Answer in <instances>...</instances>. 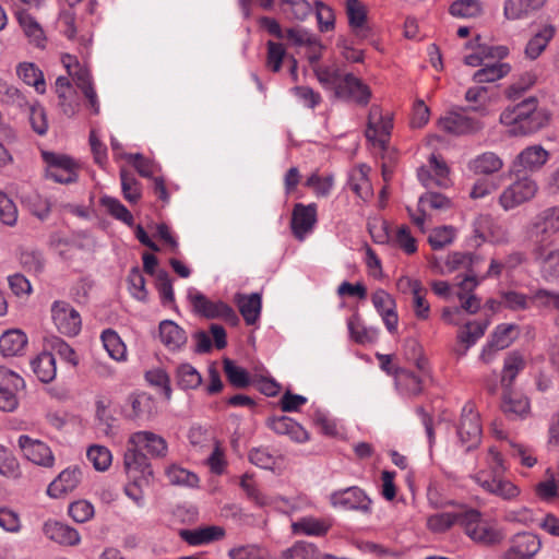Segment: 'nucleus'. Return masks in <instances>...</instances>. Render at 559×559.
I'll return each instance as SVG.
<instances>
[{
  "mask_svg": "<svg viewBox=\"0 0 559 559\" xmlns=\"http://www.w3.org/2000/svg\"><path fill=\"white\" fill-rule=\"evenodd\" d=\"M128 444L123 457L126 469L129 473L139 471L142 478L148 481L153 477V468L143 451L153 459H163L168 452L167 441L155 432L142 430L133 432L128 439Z\"/></svg>",
  "mask_w": 559,
  "mask_h": 559,
  "instance_id": "1",
  "label": "nucleus"
},
{
  "mask_svg": "<svg viewBox=\"0 0 559 559\" xmlns=\"http://www.w3.org/2000/svg\"><path fill=\"white\" fill-rule=\"evenodd\" d=\"M549 121L548 112L538 108V100L528 97L521 103L507 107L500 115V122L509 128L511 135H527L546 127Z\"/></svg>",
  "mask_w": 559,
  "mask_h": 559,
  "instance_id": "2",
  "label": "nucleus"
},
{
  "mask_svg": "<svg viewBox=\"0 0 559 559\" xmlns=\"http://www.w3.org/2000/svg\"><path fill=\"white\" fill-rule=\"evenodd\" d=\"M468 111H477L481 116L487 114L485 107H457L447 112L438 121L440 130L453 135L475 134L484 128V123L468 115Z\"/></svg>",
  "mask_w": 559,
  "mask_h": 559,
  "instance_id": "3",
  "label": "nucleus"
},
{
  "mask_svg": "<svg viewBox=\"0 0 559 559\" xmlns=\"http://www.w3.org/2000/svg\"><path fill=\"white\" fill-rule=\"evenodd\" d=\"M559 233V206H549L538 212L525 228L526 239L532 246L551 245L552 236Z\"/></svg>",
  "mask_w": 559,
  "mask_h": 559,
  "instance_id": "4",
  "label": "nucleus"
},
{
  "mask_svg": "<svg viewBox=\"0 0 559 559\" xmlns=\"http://www.w3.org/2000/svg\"><path fill=\"white\" fill-rule=\"evenodd\" d=\"M188 298L195 313L206 319H222L225 322L236 325L239 318L236 311L224 301H213L197 289L188 293Z\"/></svg>",
  "mask_w": 559,
  "mask_h": 559,
  "instance_id": "5",
  "label": "nucleus"
},
{
  "mask_svg": "<svg viewBox=\"0 0 559 559\" xmlns=\"http://www.w3.org/2000/svg\"><path fill=\"white\" fill-rule=\"evenodd\" d=\"M461 519L465 534L474 542L485 546H493L502 542L503 534L499 530L481 522L480 513L477 510H465Z\"/></svg>",
  "mask_w": 559,
  "mask_h": 559,
  "instance_id": "6",
  "label": "nucleus"
},
{
  "mask_svg": "<svg viewBox=\"0 0 559 559\" xmlns=\"http://www.w3.org/2000/svg\"><path fill=\"white\" fill-rule=\"evenodd\" d=\"M481 432L479 414L475 411L472 403L465 404L457 426V436L461 443L466 447V451L478 447Z\"/></svg>",
  "mask_w": 559,
  "mask_h": 559,
  "instance_id": "7",
  "label": "nucleus"
},
{
  "mask_svg": "<svg viewBox=\"0 0 559 559\" xmlns=\"http://www.w3.org/2000/svg\"><path fill=\"white\" fill-rule=\"evenodd\" d=\"M537 190V183L533 179L522 177L502 191L499 203L506 211L512 210L533 199Z\"/></svg>",
  "mask_w": 559,
  "mask_h": 559,
  "instance_id": "8",
  "label": "nucleus"
},
{
  "mask_svg": "<svg viewBox=\"0 0 559 559\" xmlns=\"http://www.w3.org/2000/svg\"><path fill=\"white\" fill-rule=\"evenodd\" d=\"M51 318L57 330L63 335L75 336L81 331V316L67 301L56 300L51 305Z\"/></svg>",
  "mask_w": 559,
  "mask_h": 559,
  "instance_id": "9",
  "label": "nucleus"
},
{
  "mask_svg": "<svg viewBox=\"0 0 559 559\" xmlns=\"http://www.w3.org/2000/svg\"><path fill=\"white\" fill-rule=\"evenodd\" d=\"M393 129V121L390 116H382L377 107H372L369 112L368 127L365 135L374 146L385 150L391 131Z\"/></svg>",
  "mask_w": 559,
  "mask_h": 559,
  "instance_id": "10",
  "label": "nucleus"
},
{
  "mask_svg": "<svg viewBox=\"0 0 559 559\" xmlns=\"http://www.w3.org/2000/svg\"><path fill=\"white\" fill-rule=\"evenodd\" d=\"M503 559H531L542 548V540L537 534L522 532L513 535Z\"/></svg>",
  "mask_w": 559,
  "mask_h": 559,
  "instance_id": "11",
  "label": "nucleus"
},
{
  "mask_svg": "<svg viewBox=\"0 0 559 559\" xmlns=\"http://www.w3.org/2000/svg\"><path fill=\"white\" fill-rule=\"evenodd\" d=\"M330 500L334 507L344 510H356L362 513L371 511V499L358 487L335 491L331 495Z\"/></svg>",
  "mask_w": 559,
  "mask_h": 559,
  "instance_id": "12",
  "label": "nucleus"
},
{
  "mask_svg": "<svg viewBox=\"0 0 559 559\" xmlns=\"http://www.w3.org/2000/svg\"><path fill=\"white\" fill-rule=\"evenodd\" d=\"M473 478L486 492L500 497L503 500H513L521 492L519 487L512 481L502 476L490 477L485 471H479Z\"/></svg>",
  "mask_w": 559,
  "mask_h": 559,
  "instance_id": "13",
  "label": "nucleus"
},
{
  "mask_svg": "<svg viewBox=\"0 0 559 559\" xmlns=\"http://www.w3.org/2000/svg\"><path fill=\"white\" fill-rule=\"evenodd\" d=\"M334 96L345 100H353L360 106H367L371 98V91L368 85L353 73H345Z\"/></svg>",
  "mask_w": 559,
  "mask_h": 559,
  "instance_id": "14",
  "label": "nucleus"
},
{
  "mask_svg": "<svg viewBox=\"0 0 559 559\" xmlns=\"http://www.w3.org/2000/svg\"><path fill=\"white\" fill-rule=\"evenodd\" d=\"M550 246L531 247L532 259L539 266L540 273L546 280L559 278V248L551 249Z\"/></svg>",
  "mask_w": 559,
  "mask_h": 559,
  "instance_id": "15",
  "label": "nucleus"
},
{
  "mask_svg": "<svg viewBox=\"0 0 559 559\" xmlns=\"http://www.w3.org/2000/svg\"><path fill=\"white\" fill-rule=\"evenodd\" d=\"M24 456L36 465L51 467L55 463V456L50 448L40 440L32 439L22 435L17 440Z\"/></svg>",
  "mask_w": 559,
  "mask_h": 559,
  "instance_id": "16",
  "label": "nucleus"
},
{
  "mask_svg": "<svg viewBox=\"0 0 559 559\" xmlns=\"http://www.w3.org/2000/svg\"><path fill=\"white\" fill-rule=\"evenodd\" d=\"M317 224V204H295L292 213V231L298 240L305 237L313 229Z\"/></svg>",
  "mask_w": 559,
  "mask_h": 559,
  "instance_id": "17",
  "label": "nucleus"
},
{
  "mask_svg": "<svg viewBox=\"0 0 559 559\" xmlns=\"http://www.w3.org/2000/svg\"><path fill=\"white\" fill-rule=\"evenodd\" d=\"M489 320L484 321H468L465 323L456 334V345L453 348L454 354L457 357L466 355L467 350L476 344V342L484 336Z\"/></svg>",
  "mask_w": 559,
  "mask_h": 559,
  "instance_id": "18",
  "label": "nucleus"
},
{
  "mask_svg": "<svg viewBox=\"0 0 559 559\" xmlns=\"http://www.w3.org/2000/svg\"><path fill=\"white\" fill-rule=\"evenodd\" d=\"M516 326L514 324H499L490 335V340L483 348L480 359L488 364L498 350L509 347L515 338Z\"/></svg>",
  "mask_w": 559,
  "mask_h": 559,
  "instance_id": "19",
  "label": "nucleus"
},
{
  "mask_svg": "<svg viewBox=\"0 0 559 559\" xmlns=\"http://www.w3.org/2000/svg\"><path fill=\"white\" fill-rule=\"evenodd\" d=\"M14 17L28 45L36 49L44 50L47 47L48 38L37 19L31 12H19Z\"/></svg>",
  "mask_w": 559,
  "mask_h": 559,
  "instance_id": "20",
  "label": "nucleus"
},
{
  "mask_svg": "<svg viewBox=\"0 0 559 559\" xmlns=\"http://www.w3.org/2000/svg\"><path fill=\"white\" fill-rule=\"evenodd\" d=\"M266 426L275 433L287 436L297 443H305L310 438L309 432L300 424L284 415L267 418Z\"/></svg>",
  "mask_w": 559,
  "mask_h": 559,
  "instance_id": "21",
  "label": "nucleus"
},
{
  "mask_svg": "<svg viewBox=\"0 0 559 559\" xmlns=\"http://www.w3.org/2000/svg\"><path fill=\"white\" fill-rule=\"evenodd\" d=\"M82 472L79 467L72 466L63 469L48 486L47 495L51 498H61L73 491L80 484Z\"/></svg>",
  "mask_w": 559,
  "mask_h": 559,
  "instance_id": "22",
  "label": "nucleus"
},
{
  "mask_svg": "<svg viewBox=\"0 0 559 559\" xmlns=\"http://www.w3.org/2000/svg\"><path fill=\"white\" fill-rule=\"evenodd\" d=\"M43 532L48 539L62 546H75L81 542L75 528L58 521L45 522Z\"/></svg>",
  "mask_w": 559,
  "mask_h": 559,
  "instance_id": "23",
  "label": "nucleus"
},
{
  "mask_svg": "<svg viewBox=\"0 0 559 559\" xmlns=\"http://www.w3.org/2000/svg\"><path fill=\"white\" fill-rule=\"evenodd\" d=\"M549 157V153L542 145H532L524 148L513 163V170H536L540 168Z\"/></svg>",
  "mask_w": 559,
  "mask_h": 559,
  "instance_id": "24",
  "label": "nucleus"
},
{
  "mask_svg": "<svg viewBox=\"0 0 559 559\" xmlns=\"http://www.w3.org/2000/svg\"><path fill=\"white\" fill-rule=\"evenodd\" d=\"M346 14L348 24L356 37L365 39L370 35L367 25V8L359 0L346 1Z\"/></svg>",
  "mask_w": 559,
  "mask_h": 559,
  "instance_id": "25",
  "label": "nucleus"
},
{
  "mask_svg": "<svg viewBox=\"0 0 559 559\" xmlns=\"http://www.w3.org/2000/svg\"><path fill=\"white\" fill-rule=\"evenodd\" d=\"M547 0H504L503 15L507 20L516 21L531 16L539 11Z\"/></svg>",
  "mask_w": 559,
  "mask_h": 559,
  "instance_id": "26",
  "label": "nucleus"
},
{
  "mask_svg": "<svg viewBox=\"0 0 559 559\" xmlns=\"http://www.w3.org/2000/svg\"><path fill=\"white\" fill-rule=\"evenodd\" d=\"M226 532L224 527L217 525H210L197 530H181L180 537L189 545L199 546L206 545L225 537Z\"/></svg>",
  "mask_w": 559,
  "mask_h": 559,
  "instance_id": "27",
  "label": "nucleus"
},
{
  "mask_svg": "<svg viewBox=\"0 0 559 559\" xmlns=\"http://www.w3.org/2000/svg\"><path fill=\"white\" fill-rule=\"evenodd\" d=\"M159 337L169 350L182 348L188 341L186 331L171 320L159 323Z\"/></svg>",
  "mask_w": 559,
  "mask_h": 559,
  "instance_id": "28",
  "label": "nucleus"
},
{
  "mask_svg": "<svg viewBox=\"0 0 559 559\" xmlns=\"http://www.w3.org/2000/svg\"><path fill=\"white\" fill-rule=\"evenodd\" d=\"M477 284L478 282L474 275H466L460 283L456 297L461 304L459 307L461 311L463 310L469 314H474L480 309V299L471 294Z\"/></svg>",
  "mask_w": 559,
  "mask_h": 559,
  "instance_id": "29",
  "label": "nucleus"
},
{
  "mask_svg": "<svg viewBox=\"0 0 559 559\" xmlns=\"http://www.w3.org/2000/svg\"><path fill=\"white\" fill-rule=\"evenodd\" d=\"M555 34L556 27L552 24L544 25L527 41L524 49L525 57L530 60H536L547 48Z\"/></svg>",
  "mask_w": 559,
  "mask_h": 559,
  "instance_id": "30",
  "label": "nucleus"
},
{
  "mask_svg": "<svg viewBox=\"0 0 559 559\" xmlns=\"http://www.w3.org/2000/svg\"><path fill=\"white\" fill-rule=\"evenodd\" d=\"M44 348L51 353L52 357L58 356L73 368L79 365V356L75 350L57 335L46 336L44 338Z\"/></svg>",
  "mask_w": 559,
  "mask_h": 559,
  "instance_id": "31",
  "label": "nucleus"
},
{
  "mask_svg": "<svg viewBox=\"0 0 559 559\" xmlns=\"http://www.w3.org/2000/svg\"><path fill=\"white\" fill-rule=\"evenodd\" d=\"M236 304L239 312L248 325H253L260 318L262 301L258 293L251 295H237Z\"/></svg>",
  "mask_w": 559,
  "mask_h": 559,
  "instance_id": "32",
  "label": "nucleus"
},
{
  "mask_svg": "<svg viewBox=\"0 0 559 559\" xmlns=\"http://www.w3.org/2000/svg\"><path fill=\"white\" fill-rule=\"evenodd\" d=\"M33 372L43 383H49L57 376L56 358L46 348L31 361Z\"/></svg>",
  "mask_w": 559,
  "mask_h": 559,
  "instance_id": "33",
  "label": "nucleus"
},
{
  "mask_svg": "<svg viewBox=\"0 0 559 559\" xmlns=\"http://www.w3.org/2000/svg\"><path fill=\"white\" fill-rule=\"evenodd\" d=\"M27 345V336L21 330H9L0 336V352L5 357L21 355Z\"/></svg>",
  "mask_w": 559,
  "mask_h": 559,
  "instance_id": "34",
  "label": "nucleus"
},
{
  "mask_svg": "<svg viewBox=\"0 0 559 559\" xmlns=\"http://www.w3.org/2000/svg\"><path fill=\"white\" fill-rule=\"evenodd\" d=\"M43 158L47 166H52V170H55L56 167L61 168V170L64 173L63 175H66V178H63L66 183L76 181V164L71 157L52 152H44Z\"/></svg>",
  "mask_w": 559,
  "mask_h": 559,
  "instance_id": "35",
  "label": "nucleus"
},
{
  "mask_svg": "<svg viewBox=\"0 0 559 559\" xmlns=\"http://www.w3.org/2000/svg\"><path fill=\"white\" fill-rule=\"evenodd\" d=\"M368 170L369 168L365 165H361L355 168L348 179V187L350 190L359 197L361 200H368L372 197V187L368 179Z\"/></svg>",
  "mask_w": 559,
  "mask_h": 559,
  "instance_id": "36",
  "label": "nucleus"
},
{
  "mask_svg": "<svg viewBox=\"0 0 559 559\" xmlns=\"http://www.w3.org/2000/svg\"><path fill=\"white\" fill-rule=\"evenodd\" d=\"M223 369L229 383L237 389H246L255 383V376L250 377L246 369L229 358L223 360Z\"/></svg>",
  "mask_w": 559,
  "mask_h": 559,
  "instance_id": "37",
  "label": "nucleus"
},
{
  "mask_svg": "<svg viewBox=\"0 0 559 559\" xmlns=\"http://www.w3.org/2000/svg\"><path fill=\"white\" fill-rule=\"evenodd\" d=\"M313 72L320 84L333 93L336 92L338 85L342 82V79L345 75V73H343L336 64L314 66Z\"/></svg>",
  "mask_w": 559,
  "mask_h": 559,
  "instance_id": "38",
  "label": "nucleus"
},
{
  "mask_svg": "<svg viewBox=\"0 0 559 559\" xmlns=\"http://www.w3.org/2000/svg\"><path fill=\"white\" fill-rule=\"evenodd\" d=\"M501 409L510 418H522L528 413L530 403L528 400L522 395L504 392Z\"/></svg>",
  "mask_w": 559,
  "mask_h": 559,
  "instance_id": "39",
  "label": "nucleus"
},
{
  "mask_svg": "<svg viewBox=\"0 0 559 559\" xmlns=\"http://www.w3.org/2000/svg\"><path fill=\"white\" fill-rule=\"evenodd\" d=\"M524 367L525 360L521 354L512 352L507 355L501 374V384L506 390L513 384L514 379Z\"/></svg>",
  "mask_w": 559,
  "mask_h": 559,
  "instance_id": "40",
  "label": "nucleus"
},
{
  "mask_svg": "<svg viewBox=\"0 0 559 559\" xmlns=\"http://www.w3.org/2000/svg\"><path fill=\"white\" fill-rule=\"evenodd\" d=\"M347 328L350 338L358 344L372 343L377 340L378 330L366 328L357 312L348 318Z\"/></svg>",
  "mask_w": 559,
  "mask_h": 559,
  "instance_id": "41",
  "label": "nucleus"
},
{
  "mask_svg": "<svg viewBox=\"0 0 559 559\" xmlns=\"http://www.w3.org/2000/svg\"><path fill=\"white\" fill-rule=\"evenodd\" d=\"M503 166L501 158L492 153L486 152L472 159L468 168L475 174L490 175L499 171Z\"/></svg>",
  "mask_w": 559,
  "mask_h": 559,
  "instance_id": "42",
  "label": "nucleus"
},
{
  "mask_svg": "<svg viewBox=\"0 0 559 559\" xmlns=\"http://www.w3.org/2000/svg\"><path fill=\"white\" fill-rule=\"evenodd\" d=\"M127 402L130 405L131 411L124 412L126 418L135 420L150 415L152 399L146 393H132L128 396Z\"/></svg>",
  "mask_w": 559,
  "mask_h": 559,
  "instance_id": "43",
  "label": "nucleus"
},
{
  "mask_svg": "<svg viewBox=\"0 0 559 559\" xmlns=\"http://www.w3.org/2000/svg\"><path fill=\"white\" fill-rule=\"evenodd\" d=\"M510 70V64L504 62L487 64L473 74V81L476 83H492L504 78Z\"/></svg>",
  "mask_w": 559,
  "mask_h": 559,
  "instance_id": "44",
  "label": "nucleus"
},
{
  "mask_svg": "<svg viewBox=\"0 0 559 559\" xmlns=\"http://www.w3.org/2000/svg\"><path fill=\"white\" fill-rule=\"evenodd\" d=\"M396 384L407 395H418L423 391V381L413 371L406 369L395 370Z\"/></svg>",
  "mask_w": 559,
  "mask_h": 559,
  "instance_id": "45",
  "label": "nucleus"
},
{
  "mask_svg": "<svg viewBox=\"0 0 559 559\" xmlns=\"http://www.w3.org/2000/svg\"><path fill=\"white\" fill-rule=\"evenodd\" d=\"M177 384L182 390H194L202 383L200 372L190 364H181L176 370Z\"/></svg>",
  "mask_w": 559,
  "mask_h": 559,
  "instance_id": "46",
  "label": "nucleus"
},
{
  "mask_svg": "<svg viewBox=\"0 0 559 559\" xmlns=\"http://www.w3.org/2000/svg\"><path fill=\"white\" fill-rule=\"evenodd\" d=\"M463 515L464 511L438 513L428 518L427 525L430 531L437 533L444 532L454 524L462 527Z\"/></svg>",
  "mask_w": 559,
  "mask_h": 559,
  "instance_id": "47",
  "label": "nucleus"
},
{
  "mask_svg": "<svg viewBox=\"0 0 559 559\" xmlns=\"http://www.w3.org/2000/svg\"><path fill=\"white\" fill-rule=\"evenodd\" d=\"M111 400L106 396H97L95 400V417L99 426L105 427L108 433L115 426L116 417L111 411Z\"/></svg>",
  "mask_w": 559,
  "mask_h": 559,
  "instance_id": "48",
  "label": "nucleus"
},
{
  "mask_svg": "<svg viewBox=\"0 0 559 559\" xmlns=\"http://www.w3.org/2000/svg\"><path fill=\"white\" fill-rule=\"evenodd\" d=\"M102 341L105 349L112 359L117 361L126 359V345L114 330L108 329L104 331L102 333Z\"/></svg>",
  "mask_w": 559,
  "mask_h": 559,
  "instance_id": "49",
  "label": "nucleus"
},
{
  "mask_svg": "<svg viewBox=\"0 0 559 559\" xmlns=\"http://www.w3.org/2000/svg\"><path fill=\"white\" fill-rule=\"evenodd\" d=\"M165 474L171 485L195 487L199 483V477L194 473L175 464L168 466Z\"/></svg>",
  "mask_w": 559,
  "mask_h": 559,
  "instance_id": "50",
  "label": "nucleus"
},
{
  "mask_svg": "<svg viewBox=\"0 0 559 559\" xmlns=\"http://www.w3.org/2000/svg\"><path fill=\"white\" fill-rule=\"evenodd\" d=\"M294 532L305 535L321 536L329 530L328 522L316 518H302L293 524Z\"/></svg>",
  "mask_w": 559,
  "mask_h": 559,
  "instance_id": "51",
  "label": "nucleus"
},
{
  "mask_svg": "<svg viewBox=\"0 0 559 559\" xmlns=\"http://www.w3.org/2000/svg\"><path fill=\"white\" fill-rule=\"evenodd\" d=\"M0 102L17 108L28 106V102L21 91L2 79H0Z\"/></svg>",
  "mask_w": 559,
  "mask_h": 559,
  "instance_id": "52",
  "label": "nucleus"
},
{
  "mask_svg": "<svg viewBox=\"0 0 559 559\" xmlns=\"http://www.w3.org/2000/svg\"><path fill=\"white\" fill-rule=\"evenodd\" d=\"M229 559H269L265 548L257 544L239 545L228 550Z\"/></svg>",
  "mask_w": 559,
  "mask_h": 559,
  "instance_id": "53",
  "label": "nucleus"
},
{
  "mask_svg": "<svg viewBox=\"0 0 559 559\" xmlns=\"http://www.w3.org/2000/svg\"><path fill=\"white\" fill-rule=\"evenodd\" d=\"M532 300L538 307L550 309L555 311V324L559 326V293L547 289H538L533 296Z\"/></svg>",
  "mask_w": 559,
  "mask_h": 559,
  "instance_id": "54",
  "label": "nucleus"
},
{
  "mask_svg": "<svg viewBox=\"0 0 559 559\" xmlns=\"http://www.w3.org/2000/svg\"><path fill=\"white\" fill-rule=\"evenodd\" d=\"M449 11L456 17H476L481 14L483 5L479 0H456L452 2Z\"/></svg>",
  "mask_w": 559,
  "mask_h": 559,
  "instance_id": "55",
  "label": "nucleus"
},
{
  "mask_svg": "<svg viewBox=\"0 0 559 559\" xmlns=\"http://www.w3.org/2000/svg\"><path fill=\"white\" fill-rule=\"evenodd\" d=\"M120 180L123 198L130 203L141 199V183L126 169L120 170Z\"/></svg>",
  "mask_w": 559,
  "mask_h": 559,
  "instance_id": "56",
  "label": "nucleus"
},
{
  "mask_svg": "<svg viewBox=\"0 0 559 559\" xmlns=\"http://www.w3.org/2000/svg\"><path fill=\"white\" fill-rule=\"evenodd\" d=\"M455 228L452 226L436 227L431 230L428 237V242L433 250H440L452 243L455 238Z\"/></svg>",
  "mask_w": 559,
  "mask_h": 559,
  "instance_id": "57",
  "label": "nucleus"
},
{
  "mask_svg": "<svg viewBox=\"0 0 559 559\" xmlns=\"http://www.w3.org/2000/svg\"><path fill=\"white\" fill-rule=\"evenodd\" d=\"M100 203L107 210V212L115 218L128 225L133 224L132 214L119 200L111 197H103L100 199Z\"/></svg>",
  "mask_w": 559,
  "mask_h": 559,
  "instance_id": "58",
  "label": "nucleus"
},
{
  "mask_svg": "<svg viewBox=\"0 0 559 559\" xmlns=\"http://www.w3.org/2000/svg\"><path fill=\"white\" fill-rule=\"evenodd\" d=\"M156 289L159 294L163 306H168L175 301L173 282L167 271L159 270L156 273Z\"/></svg>",
  "mask_w": 559,
  "mask_h": 559,
  "instance_id": "59",
  "label": "nucleus"
},
{
  "mask_svg": "<svg viewBox=\"0 0 559 559\" xmlns=\"http://www.w3.org/2000/svg\"><path fill=\"white\" fill-rule=\"evenodd\" d=\"M87 460L97 471H106L111 464V453L103 445H92L86 452Z\"/></svg>",
  "mask_w": 559,
  "mask_h": 559,
  "instance_id": "60",
  "label": "nucleus"
},
{
  "mask_svg": "<svg viewBox=\"0 0 559 559\" xmlns=\"http://www.w3.org/2000/svg\"><path fill=\"white\" fill-rule=\"evenodd\" d=\"M266 48V67L273 72H278L286 56L285 47L281 43L269 40Z\"/></svg>",
  "mask_w": 559,
  "mask_h": 559,
  "instance_id": "61",
  "label": "nucleus"
},
{
  "mask_svg": "<svg viewBox=\"0 0 559 559\" xmlns=\"http://www.w3.org/2000/svg\"><path fill=\"white\" fill-rule=\"evenodd\" d=\"M29 123L33 131L38 135H45L48 131L46 110L38 103L29 105Z\"/></svg>",
  "mask_w": 559,
  "mask_h": 559,
  "instance_id": "62",
  "label": "nucleus"
},
{
  "mask_svg": "<svg viewBox=\"0 0 559 559\" xmlns=\"http://www.w3.org/2000/svg\"><path fill=\"white\" fill-rule=\"evenodd\" d=\"M129 289L131 295L140 300H147V290L145 288V278L139 267H133L128 275Z\"/></svg>",
  "mask_w": 559,
  "mask_h": 559,
  "instance_id": "63",
  "label": "nucleus"
},
{
  "mask_svg": "<svg viewBox=\"0 0 559 559\" xmlns=\"http://www.w3.org/2000/svg\"><path fill=\"white\" fill-rule=\"evenodd\" d=\"M282 559H318V551L313 545L298 542L283 552Z\"/></svg>",
  "mask_w": 559,
  "mask_h": 559,
  "instance_id": "64",
  "label": "nucleus"
}]
</instances>
